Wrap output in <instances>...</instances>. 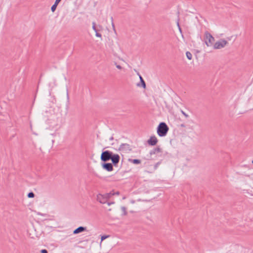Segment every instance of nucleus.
Masks as SVG:
<instances>
[{
    "mask_svg": "<svg viewBox=\"0 0 253 253\" xmlns=\"http://www.w3.org/2000/svg\"><path fill=\"white\" fill-rule=\"evenodd\" d=\"M137 72V75L139 77L140 76V74L138 72H137L135 70H134Z\"/></svg>",
    "mask_w": 253,
    "mask_h": 253,
    "instance_id": "7c9ffc66",
    "label": "nucleus"
},
{
    "mask_svg": "<svg viewBox=\"0 0 253 253\" xmlns=\"http://www.w3.org/2000/svg\"><path fill=\"white\" fill-rule=\"evenodd\" d=\"M107 204H108V205L109 206H110V205H112V204H114V202H108V203H107Z\"/></svg>",
    "mask_w": 253,
    "mask_h": 253,
    "instance_id": "c756f323",
    "label": "nucleus"
},
{
    "mask_svg": "<svg viewBox=\"0 0 253 253\" xmlns=\"http://www.w3.org/2000/svg\"><path fill=\"white\" fill-rule=\"evenodd\" d=\"M111 159L110 160L112 161V164L115 167L117 166L119 163L120 160V157L119 155L117 154H115L112 153V156H111Z\"/></svg>",
    "mask_w": 253,
    "mask_h": 253,
    "instance_id": "423d86ee",
    "label": "nucleus"
},
{
    "mask_svg": "<svg viewBox=\"0 0 253 253\" xmlns=\"http://www.w3.org/2000/svg\"><path fill=\"white\" fill-rule=\"evenodd\" d=\"M115 194H116V195H119V192H117L115 193Z\"/></svg>",
    "mask_w": 253,
    "mask_h": 253,
    "instance_id": "f704fd0d",
    "label": "nucleus"
},
{
    "mask_svg": "<svg viewBox=\"0 0 253 253\" xmlns=\"http://www.w3.org/2000/svg\"><path fill=\"white\" fill-rule=\"evenodd\" d=\"M169 130V127L164 122H161L159 124L157 127V133L160 137L166 136Z\"/></svg>",
    "mask_w": 253,
    "mask_h": 253,
    "instance_id": "f257e3e1",
    "label": "nucleus"
},
{
    "mask_svg": "<svg viewBox=\"0 0 253 253\" xmlns=\"http://www.w3.org/2000/svg\"><path fill=\"white\" fill-rule=\"evenodd\" d=\"M252 164H253V160L252 161Z\"/></svg>",
    "mask_w": 253,
    "mask_h": 253,
    "instance_id": "4c0bfd02",
    "label": "nucleus"
},
{
    "mask_svg": "<svg viewBox=\"0 0 253 253\" xmlns=\"http://www.w3.org/2000/svg\"><path fill=\"white\" fill-rule=\"evenodd\" d=\"M111 21H112V27H113V29L115 30V25H114V24L113 23V17H111Z\"/></svg>",
    "mask_w": 253,
    "mask_h": 253,
    "instance_id": "393cba45",
    "label": "nucleus"
},
{
    "mask_svg": "<svg viewBox=\"0 0 253 253\" xmlns=\"http://www.w3.org/2000/svg\"><path fill=\"white\" fill-rule=\"evenodd\" d=\"M112 153V152L109 150L103 151L100 156L101 160L104 162L110 160Z\"/></svg>",
    "mask_w": 253,
    "mask_h": 253,
    "instance_id": "f03ea898",
    "label": "nucleus"
},
{
    "mask_svg": "<svg viewBox=\"0 0 253 253\" xmlns=\"http://www.w3.org/2000/svg\"><path fill=\"white\" fill-rule=\"evenodd\" d=\"M177 25H178V26L179 27V29L180 31L181 32V28H180V26H179V25L178 23H177Z\"/></svg>",
    "mask_w": 253,
    "mask_h": 253,
    "instance_id": "2f4dec72",
    "label": "nucleus"
},
{
    "mask_svg": "<svg viewBox=\"0 0 253 253\" xmlns=\"http://www.w3.org/2000/svg\"><path fill=\"white\" fill-rule=\"evenodd\" d=\"M214 41V38L210 33L206 31L205 33V42L206 45L208 46H210L212 44Z\"/></svg>",
    "mask_w": 253,
    "mask_h": 253,
    "instance_id": "7ed1b4c3",
    "label": "nucleus"
},
{
    "mask_svg": "<svg viewBox=\"0 0 253 253\" xmlns=\"http://www.w3.org/2000/svg\"><path fill=\"white\" fill-rule=\"evenodd\" d=\"M139 77L140 80H141V78H142L141 75Z\"/></svg>",
    "mask_w": 253,
    "mask_h": 253,
    "instance_id": "e433bc0d",
    "label": "nucleus"
},
{
    "mask_svg": "<svg viewBox=\"0 0 253 253\" xmlns=\"http://www.w3.org/2000/svg\"><path fill=\"white\" fill-rule=\"evenodd\" d=\"M67 98H69V95H68V92L67 93Z\"/></svg>",
    "mask_w": 253,
    "mask_h": 253,
    "instance_id": "c9c22d12",
    "label": "nucleus"
},
{
    "mask_svg": "<svg viewBox=\"0 0 253 253\" xmlns=\"http://www.w3.org/2000/svg\"><path fill=\"white\" fill-rule=\"evenodd\" d=\"M181 127H185V125H184V124H181Z\"/></svg>",
    "mask_w": 253,
    "mask_h": 253,
    "instance_id": "473e14b6",
    "label": "nucleus"
},
{
    "mask_svg": "<svg viewBox=\"0 0 253 253\" xmlns=\"http://www.w3.org/2000/svg\"><path fill=\"white\" fill-rule=\"evenodd\" d=\"M162 149L159 146H158L151 150L150 152V154L152 155L155 154L157 153L162 152Z\"/></svg>",
    "mask_w": 253,
    "mask_h": 253,
    "instance_id": "9b49d317",
    "label": "nucleus"
},
{
    "mask_svg": "<svg viewBox=\"0 0 253 253\" xmlns=\"http://www.w3.org/2000/svg\"><path fill=\"white\" fill-rule=\"evenodd\" d=\"M186 55L187 58L189 60H191V59H192V54H191L189 51H187V52H186Z\"/></svg>",
    "mask_w": 253,
    "mask_h": 253,
    "instance_id": "f3484780",
    "label": "nucleus"
},
{
    "mask_svg": "<svg viewBox=\"0 0 253 253\" xmlns=\"http://www.w3.org/2000/svg\"><path fill=\"white\" fill-rule=\"evenodd\" d=\"M141 84H137V85L138 86H141L143 88H146V84L145 81H144L143 78H141V80H140Z\"/></svg>",
    "mask_w": 253,
    "mask_h": 253,
    "instance_id": "ddd939ff",
    "label": "nucleus"
},
{
    "mask_svg": "<svg viewBox=\"0 0 253 253\" xmlns=\"http://www.w3.org/2000/svg\"><path fill=\"white\" fill-rule=\"evenodd\" d=\"M227 42L224 40L221 39L219 41L216 42L214 44V49H220L224 47L227 44Z\"/></svg>",
    "mask_w": 253,
    "mask_h": 253,
    "instance_id": "20e7f679",
    "label": "nucleus"
},
{
    "mask_svg": "<svg viewBox=\"0 0 253 253\" xmlns=\"http://www.w3.org/2000/svg\"><path fill=\"white\" fill-rule=\"evenodd\" d=\"M34 197H35V194L32 192H31L28 194V198H34Z\"/></svg>",
    "mask_w": 253,
    "mask_h": 253,
    "instance_id": "6ab92c4d",
    "label": "nucleus"
},
{
    "mask_svg": "<svg viewBox=\"0 0 253 253\" xmlns=\"http://www.w3.org/2000/svg\"><path fill=\"white\" fill-rule=\"evenodd\" d=\"M97 200L101 204H105L107 202L103 195L100 194L97 195Z\"/></svg>",
    "mask_w": 253,
    "mask_h": 253,
    "instance_id": "1a4fd4ad",
    "label": "nucleus"
},
{
    "mask_svg": "<svg viewBox=\"0 0 253 253\" xmlns=\"http://www.w3.org/2000/svg\"><path fill=\"white\" fill-rule=\"evenodd\" d=\"M119 150L124 153H127L131 151V148L129 144L127 143H123L120 146Z\"/></svg>",
    "mask_w": 253,
    "mask_h": 253,
    "instance_id": "39448f33",
    "label": "nucleus"
},
{
    "mask_svg": "<svg viewBox=\"0 0 253 253\" xmlns=\"http://www.w3.org/2000/svg\"><path fill=\"white\" fill-rule=\"evenodd\" d=\"M108 237H109V235H103V236H101V242L103 241L104 240H105V239H106L107 238H108Z\"/></svg>",
    "mask_w": 253,
    "mask_h": 253,
    "instance_id": "4be33fe9",
    "label": "nucleus"
},
{
    "mask_svg": "<svg viewBox=\"0 0 253 253\" xmlns=\"http://www.w3.org/2000/svg\"><path fill=\"white\" fill-rule=\"evenodd\" d=\"M128 161L129 162H132L134 164H139L141 163V161L138 159H129L128 160Z\"/></svg>",
    "mask_w": 253,
    "mask_h": 253,
    "instance_id": "4468645a",
    "label": "nucleus"
},
{
    "mask_svg": "<svg viewBox=\"0 0 253 253\" xmlns=\"http://www.w3.org/2000/svg\"><path fill=\"white\" fill-rule=\"evenodd\" d=\"M236 173L238 175H244V176H247V177H249L250 175V173L249 172H248L247 171H243L241 170H240V171H237Z\"/></svg>",
    "mask_w": 253,
    "mask_h": 253,
    "instance_id": "f8f14e48",
    "label": "nucleus"
},
{
    "mask_svg": "<svg viewBox=\"0 0 253 253\" xmlns=\"http://www.w3.org/2000/svg\"><path fill=\"white\" fill-rule=\"evenodd\" d=\"M158 139L155 135L151 136L147 141L148 144L151 146H154L156 145Z\"/></svg>",
    "mask_w": 253,
    "mask_h": 253,
    "instance_id": "6e6552de",
    "label": "nucleus"
},
{
    "mask_svg": "<svg viewBox=\"0 0 253 253\" xmlns=\"http://www.w3.org/2000/svg\"><path fill=\"white\" fill-rule=\"evenodd\" d=\"M58 4H55V3H54V4L51 6V10L52 11V12H54L55 10H56V8L57 7V6Z\"/></svg>",
    "mask_w": 253,
    "mask_h": 253,
    "instance_id": "a211bd4d",
    "label": "nucleus"
},
{
    "mask_svg": "<svg viewBox=\"0 0 253 253\" xmlns=\"http://www.w3.org/2000/svg\"><path fill=\"white\" fill-rule=\"evenodd\" d=\"M61 0H55V1L54 3H55V4H58V3L60 2Z\"/></svg>",
    "mask_w": 253,
    "mask_h": 253,
    "instance_id": "c85d7f7f",
    "label": "nucleus"
},
{
    "mask_svg": "<svg viewBox=\"0 0 253 253\" xmlns=\"http://www.w3.org/2000/svg\"><path fill=\"white\" fill-rule=\"evenodd\" d=\"M95 36L97 37H101V34L97 32V31L95 32Z\"/></svg>",
    "mask_w": 253,
    "mask_h": 253,
    "instance_id": "b1692460",
    "label": "nucleus"
},
{
    "mask_svg": "<svg viewBox=\"0 0 253 253\" xmlns=\"http://www.w3.org/2000/svg\"><path fill=\"white\" fill-rule=\"evenodd\" d=\"M182 113L186 118L188 117V115L187 114H186L184 112H183V111H182Z\"/></svg>",
    "mask_w": 253,
    "mask_h": 253,
    "instance_id": "cd10ccee",
    "label": "nucleus"
},
{
    "mask_svg": "<svg viewBox=\"0 0 253 253\" xmlns=\"http://www.w3.org/2000/svg\"><path fill=\"white\" fill-rule=\"evenodd\" d=\"M115 65H116V67L119 69H122V67L119 65H117L116 63H115Z\"/></svg>",
    "mask_w": 253,
    "mask_h": 253,
    "instance_id": "bb28decb",
    "label": "nucleus"
},
{
    "mask_svg": "<svg viewBox=\"0 0 253 253\" xmlns=\"http://www.w3.org/2000/svg\"><path fill=\"white\" fill-rule=\"evenodd\" d=\"M113 139H114L113 137L112 136L111 138H110L109 139H110V140H113Z\"/></svg>",
    "mask_w": 253,
    "mask_h": 253,
    "instance_id": "72a5a7b5",
    "label": "nucleus"
},
{
    "mask_svg": "<svg viewBox=\"0 0 253 253\" xmlns=\"http://www.w3.org/2000/svg\"><path fill=\"white\" fill-rule=\"evenodd\" d=\"M92 29H93V30L96 32H97L98 30H97L96 27H95V22H93L92 23Z\"/></svg>",
    "mask_w": 253,
    "mask_h": 253,
    "instance_id": "412c9836",
    "label": "nucleus"
},
{
    "mask_svg": "<svg viewBox=\"0 0 253 253\" xmlns=\"http://www.w3.org/2000/svg\"><path fill=\"white\" fill-rule=\"evenodd\" d=\"M160 164H161V162H159L157 163L155 165V166H154V169H156L158 168V166H159Z\"/></svg>",
    "mask_w": 253,
    "mask_h": 253,
    "instance_id": "5701e85b",
    "label": "nucleus"
},
{
    "mask_svg": "<svg viewBox=\"0 0 253 253\" xmlns=\"http://www.w3.org/2000/svg\"><path fill=\"white\" fill-rule=\"evenodd\" d=\"M86 230V228L83 226H80L73 231L74 234H77Z\"/></svg>",
    "mask_w": 253,
    "mask_h": 253,
    "instance_id": "9d476101",
    "label": "nucleus"
},
{
    "mask_svg": "<svg viewBox=\"0 0 253 253\" xmlns=\"http://www.w3.org/2000/svg\"><path fill=\"white\" fill-rule=\"evenodd\" d=\"M113 164L110 163H103L102 164V168L108 171H111L113 170Z\"/></svg>",
    "mask_w": 253,
    "mask_h": 253,
    "instance_id": "0eeeda50",
    "label": "nucleus"
},
{
    "mask_svg": "<svg viewBox=\"0 0 253 253\" xmlns=\"http://www.w3.org/2000/svg\"><path fill=\"white\" fill-rule=\"evenodd\" d=\"M41 253H48V252L45 249H42L41 251Z\"/></svg>",
    "mask_w": 253,
    "mask_h": 253,
    "instance_id": "a878e982",
    "label": "nucleus"
},
{
    "mask_svg": "<svg viewBox=\"0 0 253 253\" xmlns=\"http://www.w3.org/2000/svg\"><path fill=\"white\" fill-rule=\"evenodd\" d=\"M115 193H112V192L109 193H106L103 195L105 198L106 199V201H107L108 199H109L112 195H114Z\"/></svg>",
    "mask_w": 253,
    "mask_h": 253,
    "instance_id": "2eb2a0df",
    "label": "nucleus"
},
{
    "mask_svg": "<svg viewBox=\"0 0 253 253\" xmlns=\"http://www.w3.org/2000/svg\"><path fill=\"white\" fill-rule=\"evenodd\" d=\"M121 209H122V211H123L124 215H126L127 213L126 211V208L124 207H122L121 208Z\"/></svg>",
    "mask_w": 253,
    "mask_h": 253,
    "instance_id": "aec40b11",
    "label": "nucleus"
},
{
    "mask_svg": "<svg viewBox=\"0 0 253 253\" xmlns=\"http://www.w3.org/2000/svg\"><path fill=\"white\" fill-rule=\"evenodd\" d=\"M243 168L247 169L248 170L251 169V166L250 165H243L240 167L241 169H243Z\"/></svg>",
    "mask_w": 253,
    "mask_h": 253,
    "instance_id": "dca6fc26",
    "label": "nucleus"
}]
</instances>
